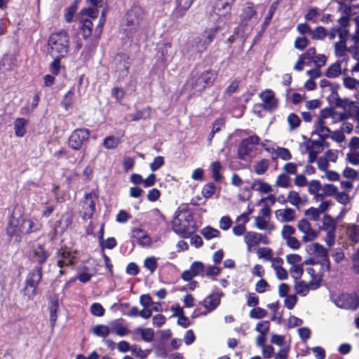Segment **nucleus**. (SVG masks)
<instances>
[{"label": "nucleus", "instance_id": "423d86ee", "mask_svg": "<svg viewBox=\"0 0 359 359\" xmlns=\"http://www.w3.org/2000/svg\"><path fill=\"white\" fill-rule=\"evenodd\" d=\"M235 0H226L217 6V13L212 15V21L219 22L222 25L226 24L231 17V3Z\"/></svg>", "mask_w": 359, "mask_h": 359}, {"label": "nucleus", "instance_id": "4d7b16f0", "mask_svg": "<svg viewBox=\"0 0 359 359\" xmlns=\"http://www.w3.org/2000/svg\"><path fill=\"white\" fill-rule=\"evenodd\" d=\"M295 231V229L292 226L284 225L281 231V236L284 240H287L294 236Z\"/></svg>", "mask_w": 359, "mask_h": 359}, {"label": "nucleus", "instance_id": "3c124183", "mask_svg": "<svg viewBox=\"0 0 359 359\" xmlns=\"http://www.w3.org/2000/svg\"><path fill=\"white\" fill-rule=\"evenodd\" d=\"M346 52L347 48L344 40H340L339 42L335 43V54L337 56L344 57Z\"/></svg>", "mask_w": 359, "mask_h": 359}, {"label": "nucleus", "instance_id": "20e7f679", "mask_svg": "<svg viewBox=\"0 0 359 359\" xmlns=\"http://www.w3.org/2000/svg\"><path fill=\"white\" fill-rule=\"evenodd\" d=\"M78 260V252L70 248H62L57 252V265L60 268L74 265Z\"/></svg>", "mask_w": 359, "mask_h": 359}, {"label": "nucleus", "instance_id": "cd10ccee", "mask_svg": "<svg viewBox=\"0 0 359 359\" xmlns=\"http://www.w3.org/2000/svg\"><path fill=\"white\" fill-rule=\"evenodd\" d=\"M338 119H344V116L341 115L339 116L332 109L326 108L321 110L320 113V116L318 120L323 121H327V120H330L331 123H334Z\"/></svg>", "mask_w": 359, "mask_h": 359}, {"label": "nucleus", "instance_id": "f704fd0d", "mask_svg": "<svg viewBox=\"0 0 359 359\" xmlns=\"http://www.w3.org/2000/svg\"><path fill=\"white\" fill-rule=\"evenodd\" d=\"M48 257L46 252L44 250L42 246H38L33 250L32 259L39 263H43Z\"/></svg>", "mask_w": 359, "mask_h": 359}, {"label": "nucleus", "instance_id": "0eeeda50", "mask_svg": "<svg viewBox=\"0 0 359 359\" xmlns=\"http://www.w3.org/2000/svg\"><path fill=\"white\" fill-rule=\"evenodd\" d=\"M130 238L133 245L137 244L142 248H150L153 244V240L149 233L140 228L132 230Z\"/></svg>", "mask_w": 359, "mask_h": 359}, {"label": "nucleus", "instance_id": "a18cd8bd", "mask_svg": "<svg viewBox=\"0 0 359 359\" xmlns=\"http://www.w3.org/2000/svg\"><path fill=\"white\" fill-rule=\"evenodd\" d=\"M111 333H116V334L123 337L128 333V330L126 327H123L121 324L114 322L110 323Z\"/></svg>", "mask_w": 359, "mask_h": 359}, {"label": "nucleus", "instance_id": "79ce46f5", "mask_svg": "<svg viewBox=\"0 0 359 359\" xmlns=\"http://www.w3.org/2000/svg\"><path fill=\"white\" fill-rule=\"evenodd\" d=\"M256 253L259 259H262L265 261H270L272 259L273 251L271 248L263 247L256 250Z\"/></svg>", "mask_w": 359, "mask_h": 359}, {"label": "nucleus", "instance_id": "f8f14e48", "mask_svg": "<svg viewBox=\"0 0 359 359\" xmlns=\"http://www.w3.org/2000/svg\"><path fill=\"white\" fill-rule=\"evenodd\" d=\"M265 109L273 111L278 107V99L276 97L275 93L271 89H266L259 94Z\"/></svg>", "mask_w": 359, "mask_h": 359}, {"label": "nucleus", "instance_id": "e2e57ef3", "mask_svg": "<svg viewBox=\"0 0 359 359\" xmlns=\"http://www.w3.org/2000/svg\"><path fill=\"white\" fill-rule=\"evenodd\" d=\"M72 222L71 216L67 213L62 216L61 219L57 222V226L64 230L67 229Z\"/></svg>", "mask_w": 359, "mask_h": 359}, {"label": "nucleus", "instance_id": "13d9d810", "mask_svg": "<svg viewBox=\"0 0 359 359\" xmlns=\"http://www.w3.org/2000/svg\"><path fill=\"white\" fill-rule=\"evenodd\" d=\"M286 262L291 266L294 265L301 264V262L302 260V257L295 253L289 254L285 257Z\"/></svg>", "mask_w": 359, "mask_h": 359}, {"label": "nucleus", "instance_id": "bf43d9fd", "mask_svg": "<svg viewBox=\"0 0 359 359\" xmlns=\"http://www.w3.org/2000/svg\"><path fill=\"white\" fill-rule=\"evenodd\" d=\"M190 269L196 276L202 275L204 272V264L201 262H194L191 264Z\"/></svg>", "mask_w": 359, "mask_h": 359}, {"label": "nucleus", "instance_id": "b1692460", "mask_svg": "<svg viewBox=\"0 0 359 359\" xmlns=\"http://www.w3.org/2000/svg\"><path fill=\"white\" fill-rule=\"evenodd\" d=\"M278 220L281 222H290L295 219V211L291 208L278 210L275 212Z\"/></svg>", "mask_w": 359, "mask_h": 359}, {"label": "nucleus", "instance_id": "ddd939ff", "mask_svg": "<svg viewBox=\"0 0 359 359\" xmlns=\"http://www.w3.org/2000/svg\"><path fill=\"white\" fill-rule=\"evenodd\" d=\"M223 296L224 293L222 291L212 292L208 295L201 303L203 307L207 310L205 314L214 311L219 305L221 298Z\"/></svg>", "mask_w": 359, "mask_h": 359}, {"label": "nucleus", "instance_id": "a878e982", "mask_svg": "<svg viewBox=\"0 0 359 359\" xmlns=\"http://www.w3.org/2000/svg\"><path fill=\"white\" fill-rule=\"evenodd\" d=\"M251 189L261 194H269L273 191L271 185L261 179L255 180L251 184Z\"/></svg>", "mask_w": 359, "mask_h": 359}, {"label": "nucleus", "instance_id": "a211bd4d", "mask_svg": "<svg viewBox=\"0 0 359 359\" xmlns=\"http://www.w3.org/2000/svg\"><path fill=\"white\" fill-rule=\"evenodd\" d=\"M41 277L42 274L41 268H36L33 269L27 279L26 289L27 290L29 287L32 288V294H34L35 290L39 285Z\"/></svg>", "mask_w": 359, "mask_h": 359}, {"label": "nucleus", "instance_id": "6e6d98bb", "mask_svg": "<svg viewBox=\"0 0 359 359\" xmlns=\"http://www.w3.org/2000/svg\"><path fill=\"white\" fill-rule=\"evenodd\" d=\"M298 302V298L296 294H290L285 297L284 300V306L289 310L294 309Z\"/></svg>", "mask_w": 359, "mask_h": 359}, {"label": "nucleus", "instance_id": "2f4dec72", "mask_svg": "<svg viewBox=\"0 0 359 359\" xmlns=\"http://www.w3.org/2000/svg\"><path fill=\"white\" fill-rule=\"evenodd\" d=\"M91 332L99 337H107L111 333V326L105 325H96L91 328Z\"/></svg>", "mask_w": 359, "mask_h": 359}, {"label": "nucleus", "instance_id": "ea45409f", "mask_svg": "<svg viewBox=\"0 0 359 359\" xmlns=\"http://www.w3.org/2000/svg\"><path fill=\"white\" fill-rule=\"evenodd\" d=\"M321 229L324 231L336 230L337 222L334 219H332L330 215H325L322 219Z\"/></svg>", "mask_w": 359, "mask_h": 359}, {"label": "nucleus", "instance_id": "c9c22d12", "mask_svg": "<svg viewBox=\"0 0 359 359\" xmlns=\"http://www.w3.org/2000/svg\"><path fill=\"white\" fill-rule=\"evenodd\" d=\"M121 140L119 137L114 135L107 136L103 140V146L107 149H115L121 144Z\"/></svg>", "mask_w": 359, "mask_h": 359}, {"label": "nucleus", "instance_id": "1a4fd4ad", "mask_svg": "<svg viewBox=\"0 0 359 359\" xmlns=\"http://www.w3.org/2000/svg\"><path fill=\"white\" fill-rule=\"evenodd\" d=\"M297 228L303 233L302 241L304 243L311 242L318 236V231L313 229L311 223L306 219H302L299 221Z\"/></svg>", "mask_w": 359, "mask_h": 359}, {"label": "nucleus", "instance_id": "774afa93", "mask_svg": "<svg viewBox=\"0 0 359 359\" xmlns=\"http://www.w3.org/2000/svg\"><path fill=\"white\" fill-rule=\"evenodd\" d=\"M346 158L348 162L353 165L359 164V152L355 150H350L346 155Z\"/></svg>", "mask_w": 359, "mask_h": 359}, {"label": "nucleus", "instance_id": "7c9ffc66", "mask_svg": "<svg viewBox=\"0 0 359 359\" xmlns=\"http://www.w3.org/2000/svg\"><path fill=\"white\" fill-rule=\"evenodd\" d=\"M294 288L296 292V294L302 297L306 296L309 292L311 290H313V287L311 285V283L309 282L307 283L304 280L296 281L294 285Z\"/></svg>", "mask_w": 359, "mask_h": 359}, {"label": "nucleus", "instance_id": "58836bf2", "mask_svg": "<svg viewBox=\"0 0 359 359\" xmlns=\"http://www.w3.org/2000/svg\"><path fill=\"white\" fill-rule=\"evenodd\" d=\"M346 233L349 237L350 240L352 241L357 243L359 241V226L351 224L346 225Z\"/></svg>", "mask_w": 359, "mask_h": 359}, {"label": "nucleus", "instance_id": "c03bdc74", "mask_svg": "<svg viewBox=\"0 0 359 359\" xmlns=\"http://www.w3.org/2000/svg\"><path fill=\"white\" fill-rule=\"evenodd\" d=\"M269 165V163L268 160L262 159L254 165V170L257 175H262L268 170Z\"/></svg>", "mask_w": 359, "mask_h": 359}, {"label": "nucleus", "instance_id": "412c9836", "mask_svg": "<svg viewBox=\"0 0 359 359\" xmlns=\"http://www.w3.org/2000/svg\"><path fill=\"white\" fill-rule=\"evenodd\" d=\"M339 9L346 15V16H343L339 19V22L342 25L346 26L348 22V18L356 14L359 11V5L352 4L347 6L345 4H341Z\"/></svg>", "mask_w": 359, "mask_h": 359}, {"label": "nucleus", "instance_id": "680f3d73", "mask_svg": "<svg viewBox=\"0 0 359 359\" xmlns=\"http://www.w3.org/2000/svg\"><path fill=\"white\" fill-rule=\"evenodd\" d=\"M277 156L284 161L290 160L292 157L290 152L288 149L283 147H277L275 150Z\"/></svg>", "mask_w": 359, "mask_h": 359}, {"label": "nucleus", "instance_id": "f257e3e1", "mask_svg": "<svg viewBox=\"0 0 359 359\" xmlns=\"http://www.w3.org/2000/svg\"><path fill=\"white\" fill-rule=\"evenodd\" d=\"M172 229L177 234L188 237L196 231L195 222L191 212L185 208H179L175 213Z\"/></svg>", "mask_w": 359, "mask_h": 359}, {"label": "nucleus", "instance_id": "6ab92c4d", "mask_svg": "<svg viewBox=\"0 0 359 359\" xmlns=\"http://www.w3.org/2000/svg\"><path fill=\"white\" fill-rule=\"evenodd\" d=\"M96 198L92 194H87L83 204V217L90 218L95 211Z\"/></svg>", "mask_w": 359, "mask_h": 359}, {"label": "nucleus", "instance_id": "39448f33", "mask_svg": "<svg viewBox=\"0 0 359 359\" xmlns=\"http://www.w3.org/2000/svg\"><path fill=\"white\" fill-rule=\"evenodd\" d=\"M244 243L247 246L248 252H252L256 249L259 244H269V239L267 236L255 232V231H247L244 235Z\"/></svg>", "mask_w": 359, "mask_h": 359}, {"label": "nucleus", "instance_id": "6e6552de", "mask_svg": "<svg viewBox=\"0 0 359 359\" xmlns=\"http://www.w3.org/2000/svg\"><path fill=\"white\" fill-rule=\"evenodd\" d=\"M103 4L102 0H86V7L80 11L78 18H96L99 14V8L103 7Z\"/></svg>", "mask_w": 359, "mask_h": 359}, {"label": "nucleus", "instance_id": "393cba45", "mask_svg": "<svg viewBox=\"0 0 359 359\" xmlns=\"http://www.w3.org/2000/svg\"><path fill=\"white\" fill-rule=\"evenodd\" d=\"M28 123V120L25 118H17L13 122V129L15 135L18 137H22L25 135L27 133L26 126Z\"/></svg>", "mask_w": 359, "mask_h": 359}, {"label": "nucleus", "instance_id": "5701e85b", "mask_svg": "<svg viewBox=\"0 0 359 359\" xmlns=\"http://www.w3.org/2000/svg\"><path fill=\"white\" fill-rule=\"evenodd\" d=\"M255 226L259 230L272 231L276 229L275 224L271 222V218L257 216L255 217Z\"/></svg>", "mask_w": 359, "mask_h": 359}, {"label": "nucleus", "instance_id": "09e8293b", "mask_svg": "<svg viewBox=\"0 0 359 359\" xmlns=\"http://www.w3.org/2000/svg\"><path fill=\"white\" fill-rule=\"evenodd\" d=\"M136 332L140 333L145 341H151L154 337V331L151 328H137Z\"/></svg>", "mask_w": 359, "mask_h": 359}, {"label": "nucleus", "instance_id": "5fc2aeb1", "mask_svg": "<svg viewBox=\"0 0 359 359\" xmlns=\"http://www.w3.org/2000/svg\"><path fill=\"white\" fill-rule=\"evenodd\" d=\"M267 312L264 309L260 307H255L250 312V317L254 319H259L266 317Z\"/></svg>", "mask_w": 359, "mask_h": 359}, {"label": "nucleus", "instance_id": "9b49d317", "mask_svg": "<svg viewBox=\"0 0 359 359\" xmlns=\"http://www.w3.org/2000/svg\"><path fill=\"white\" fill-rule=\"evenodd\" d=\"M259 137L257 136H251L244 140L239 147L238 155L241 159L245 160L255 149V146L259 143Z\"/></svg>", "mask_w": 359, "mask_h": 359}, {"label": "nucleus", "instance_id": "37998d69", "mask_svg": "<svg viewBox=\"0 0 359 359\" xmlns=\"http://www.w3.org/2000/svg\"><path fill=\"white\" fill-rule=\"evenodd\" d=\"M201 234L207 240H210L214 238H217L220 235V232L217 229L212 228L210 226L204 227L201 230Z\"/></svg>", "mask_w": 359, "mask_h": 359}, {"label": "nucleus", "instance_id": "c756f323", "mask_svg": "<svg viewBox=\"0 0 359 359\" xmlns=\"http://www.w3.org/2000/svg\"><path fill=\"white\" fill-rule=\"evenodd\" d=\"M256 21L257 13L255 11L254 6L251 3H247L242 13L243 22L247 23L250 20Z\"/></svg>", "mask_w": 359, "mask_h": 359}, {"label": "nucleus", "instance_id": "dca6fc26", "mask_svg": "<svg viewBox=\"0 0 359 359\" xmlns=\"http://www.w3.org/2000/svg\"><path fill=\"white\" fill-rule=\"evenodd\" d=\"M347 60L346 59H342L340 61H337L336 62H334L332 64H331L326 72H325V76L327 77V78H330V79H334V78H336V77H338L339 75H341L342 73L344 74H346V68H344L342 69L341 68V65L344 64V63H346Z\"/></svg>", "mask_w": 359, "mask_h": 359}, {"label": "nucleus", "instance_id": "338daca9", "mask_svg": "<svg viewBox=\"0 0 359 359\" xmlns=\"http://www.w3.org/2000/svg\"><path fill=\"white\" fill-rule=\"evenodd\" d=\"M320 16V13L317 8H311L306 15V19L313 22H317Z\"/></svg>", "mask_w": 359, "mask_h": 359}, {"label": "nucleus", "instance_id": "49530a36", "mask_svg": "<svg viewBox=\"0 0 359 359\" xmlns=\"http://www.w3.org/2000/svg\"><path fill=\"white\" fill-rule=\"evenodd\" d=\"M216 187L213 183L209 182L205 184L202 189V195L205 198H211L215 193Z\"/></svg>", "mask_w": 359, "mask_h": 359}, {"label": "nucleus", "instance_id": "4be33fe9", "mask_svg": "<svg viewBox=\"0 0 359 359\" xmlns=\"http://www.w3.org/2000/svg\"><path fill=\"white\" fill-rule=\"evenodd\" d=\"M306 252L313 256L326 258L327 257V250L318 243H313L306 246Z\"/></svg>", "mask_w": 359, "mask_h": 359}, {"label": "nucleus", "instance_id": "aec40b11", "mask_svg": "<svg viewBox=\"0 0 359 359\" xmlns=\"http://www.w3.org/2000/svg\"><path fill=\"white\" fill-rule=\"evenodd\" d=\"M306 273L311 278L309 282L313 287V290L318 288L322 279V274L320 272L319 266L315 265L311 267H308L306 269Z\"/></svg>", "mask_w": 359, "mask_h": 359}, {"label": "nucleus", "instance_id": "f3484780", "mask_svg": "<svg viewBox=\"0 0 359 359\" xmlns=\"http://www.w3.org/2000/svg\"><path fill=\"white\" fill-rule=\"evenodd\" d=\"M306 150L309 153V161L314 162L319 154L323 150V144L317 141H311L306 144Z\"/></svg>", "mask_w": 359, "mask_h": 359}, {"label": "nucleus", "instance_id": "2eb2a0df", "mask_svg": "<svg viewBox=\"0 0 359 359\" xmlns=\"http://www.w3.org/2000/svg\"><path fill=\"white\" fill-rule=\"evenodd\" d=\"M215 25H210L204 31L202 34V40L203 41V45L205 46H209L213 41L215 36L216 35L217 31L221 29L224 25L221 24L219 22L214 21Z\"/></svg>", "mask_w": 359, "mask_h": 359}, {"label": "nucleus", "instance_id": "0e129e2a", "mask_svg": "<svg viewBox=\"0 0 359 359\" xmlns=\"http://www.w3.org/2000/svg\"><path fill=\"white\" fill-rule=\"evenodd\" d=\"M144 266L149 270L151 273L154 272L157 267L156 259L154 257L147 258L144 262Z\"/></svg>", "mask_w": 359, "mask_h": 359}, {"label": "nucleus", "instance_id": "603ef678", "mask_svg": "<svg viewBox=\"0 0 359 359\" xmlns=\"http://www.w3.org/2000/svg\"><path fill=\"white\" fill-rule=\"evenodd\" d=\"M320 215L318 208L311 207L305 211V215L314 222L319 220Z\"/></svg>", "mask_w": 359, "mask_h": 359}, {"label": "nucleus", "instance_id": "c85d7f7f", "mask_svg": "<svg viewBox=\"0 0 359 359\" xmlns=\"http://www.w3.org/2000/svg\"><path fill=\"white\" fill-rule=\"evenodd\" d=\"M288 202L296 207L303 206L306 204L307 198L306 196H301L296 191H290L287 196Z\"/></svg>", "mask_w": 359, "mask_h": 359}, {"label": "nucleus", "instance_id": "864d4df0", "mask_svg": "<svg viewBox=\"0 0 359 359\" xmlns=\"http://www.w3.org/2000/svg\"><path fill=\"white\" fill-rule=\"evenodd\" d=\"M290 179L285 174L279 175L276 181V186L283 187V188L288 187L290 186Z\"/></svg>", "mask_w": 359, "mask_h": 359}, {"label": "nucleus", "instance_id": "72a5a7b5", "mask_svg": "<svg viewBox=\"0 0 359 359\" xmlns=\"http://www.w3.org/2000/svg\"><path fill=\"white\" fill-rule=\"evenodd\" d=\"M321 189V184L318 180H311L308 185V191L314 196L316 202L322 200L323 195L319 194L318 191Z\"/></svg>", "mask_w": 359, "mask_h": 359}, {"label": "nucleus", "instance_id": "473e14b6", "mask_svg": "<svg viewBox=\"0 0 359 359\" xmlns=\"http://www.w3.org/2000/svg\"><path fill=\"white\" fill-rule=\"evenodd\" d=\"M19 218L13 217L11 219L9 222V225L7 228V233L10 236H22L21 234V232L20 231V222Z\"/></svg>", "mask_w": 359, "mask_h": 359}, {"label": "nucleus", "instance_id": "4c0bfd02", "mask_svg": "<svg viewBox=\"0 0 359 359\" xmlns=\"http://www.w3.org/2000/svg\"><path fill=\"white\" fill-rule=\"evenodd\" d=\"M79 20L82 23L81 30L83 36L86 39L92 33L93 29V22L88 18H79Z\"/></svg>", "mask_w": 359, "mask_h": 359}, {"label": "nucleus", "instance_id": "bb28decb", "mask_svg": "<svg viewBox=\"0 0 359 359\" xmlns=\"http://www.w3.org/2000/svg\"><path fill=\"white\" fill-rule=\"evenodd\" d=\"M142 14V10L138 7L132 8L126 14V18L129 25H137Z\"/></svg>", "mask_w": 359, "mask_h": 359}, {"label": "nucleus", "instance_id": "9d476101", "mask_svg": "<svg viewBox=\"0 0 359 359\" xmlns=\"http://www.w3.org/2000/svg\"><path fill=\"white\" fill-rule=\"evenodd\" d=\"M337 307L355 310L359 306V299L355 294H342L335 300Z\"/></svg>", "mask_w": 359, "mask_h": 359}, {"label": "nucleus", "instance_id": "e433bc0d", "mask_svg": "<svg viewBox=\"0 0 359 359\" xmlns=\"http://www.w3.org/2000/svg\"><path fill=\"white\" fill-rule=\"evenodd\" d=\"M327 121L317 120L314 124L315 132L320 137H327L329 136L330 130L325 126L328 124Z\"/></svg>", "mask_w": 359, "mask_h": 359}, {"label": "nucleus", "instance_id": "de8ad7c7", "mask_svg": "<svg viewBox=\"0 0 359 359\" xmlns=\"http://www.w3.org/2000/svg\"><path fill=\"white\" fill-rule=\"evenodd\" d=\"M78 2L79 0H76L75 3L73 5L70 6L66 9L65 13V18L67 22H69L72 20L74 15L78 8Z\"/></svg>", "mask_w": 359, "mask_h": 359}, {"label": "nucleus", "instance_id": "a19ab883", "mask_svg": "<svg viewBox=\"0 0 359 359\" xmlns=\"http://www.w3.org/2000/svg\"><path fill=\"white\" fill-rule=\"evenodd\" d=\"M210 168L212 171V177L213 180L219 182L222 180L223 177L221 174V170H222V167L219 162L215 161L211 163Z\"/></svg>", "mask_w": 359, "mask_h": 359}, {"label": "nucleus", "instance_id": "69168bd1", "mask_svg": "<svg viewBox=\"0 0 359 359\" xmlns=\"http://www.w3.org/2000/svg\"><path fill=\"white\" fill-rule=\"evenodd\" d=\"M290 272L293 278L299 279L303 273V267L301 264L292 266L290 268Z\"/></svg>", "mask_w": 359, "mask_h": 359}, {"label": "nucleus", "instance_id": "4468645a", "mask_svg": "<svg viewBox=\"0 0 359 359\" xmlns=\"http://www.w3.org/2000/svg\"><path fill=\"white\" fill-rule=\"evenodd\" d=\"M20 231L21 234H28L32 232L36 231L41 228V224L38 219L35 218H22L20 217Z\"/></svg>", "mask_w": 359, "mask_h": 359}, {"label": "nucleus", "instance_id": "f03ea898", "mask_svg": "<svg viewBox=\"0 0 359 359\" xmlns=\"http://www.w3.org/2000/svg\"><path fill=\"white\" fill-rule=\"evenodd\" d=\"M48 46L53 57H65L69 52V36L66 31L52 33L48 39Z\"/></svg>", "mask_w": 359, "mask_h": 359}, {"label": "nucleus", "instance_id": "052dcab7", "mask_svg": "<svg viewBox=\"0 0 359 359\" xmlns=\"http://www.w3.org/2000/svg\"><path fill=\"white\" fill-rule=\"evenodd\" d=\"M337 105L345 110H351L355 107L354 102L348 99H338Z\"/></svg>", "mask_w": 359, "mask_h": 359}, {"label": "nucleus", "instance_id": "8fccbe9b", "mask_svg": "<svg viewBox=\"0 0 359 359\" xmlns=\"http://www.w3.org/2000/svg\"><path fill=\"white\" fill-rule=\"evenodd\" d=\"M215 79V74L213 72L208 71L204 72L198 79L200 82H203L205 84L210 85L213 83Z\"/></svg>", "mask_w": 359, "mask_h": 359}, {"label": "nucleus", "instance_id": "7ed1b4c3", "mask_svg": "<svg viewBox=\"0 0 359 359\" xmlns=\"http://www.w3.org/2000/svg\"><path fill=\"white\" fill-rule=\"evenodd\" d=\"M90 137V131L86 128L74 130L69 137L68 146L74 150H80Z\"/></svg>", "mask_w": 359, "mask_h": 359}]
</instances>
